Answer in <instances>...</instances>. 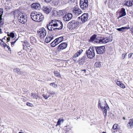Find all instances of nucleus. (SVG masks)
Masks as SVG:
<instances>
[{"label": "nucleus", "instance_id": "f257e3e1", "mask_svg": "<svg viewBox=\"0 0 133 133\" xmlns=\"http://www.w3.org/2000/svg\"><path fill=\"white\" fill-rule=\"evenodd\" d=\"M96 37V35H93L91 36L89 40V42H92L95 40V42L97 43L102 44L106 43L108 42L112 41V39H110L109 37H106L105 38L102 37H98L95 39Z\"/></svg>", "mask_w": 133, "mask_h": 133}, {"label": "nucleus", "instance_id": "f03ea898", "mask_svg": "<svg viewBox=\"0 0 133 133\" xmlns=\"http://www.w3.org/2000/svg\"><path fill=\"white\" fill-rule=\"evenodd\" d=\"M95 49L93 47L90 48L88 50H87L86 53L88 57L90 59L93 58L95 56Z\"/></svg>", "mask_w": 133, "mask_h": 133}, {"label": "nucleus", "instance_id": "7ed1b4c3", "mask_svg": "<svg viewBox=\"0 0 133 133\" xmlns=\"http://www.w3.org/2000/svg\"><path fill=\"white\" fill-rule=\"evenodd\" d=\"M52 23H54V26L56 27V30H61L62 28L63 24L60 20L54 19L52 20Z\"/></svg>", "mask_w": 133, "mask_h": 133}, {"label": "nucleus", "instance_id": "20e7f679", "mask_svg": "<svg viewBox=\"0 0 133 133\" xmlns=\"http://www.w3.org/2000/svg\"><path fill=\"white\" fill-rule=\"evenodd\" d=\"M18 18L19 22L23 24H24L27 21V17L25 14L20 13L19 14Z\"/></svg>", "mask_w": 133, "mask_h": 133}, {"label": "nucleus", "instance_id": "39448f33", "mask_svg": "<svg viewBox=\"0 0 133 133\" xmlns=\"http://www.w3.org/2000/svg\"><path fill=\"white\" fill-rule=\"evenodd\" d=\"M79 3L81 8L83 10H86L88 5V0H80Z\"/></svg>", "mask_w": 133, "mask_h": 133}, {"label": "nucleus", "instance_id": "423d86ee", "mask_svg": "<svg viewBox=\"0 0 133 133\" xmlns=\"http://www.w3.org/2000/svg\"><path fill=\"white\" fill-rule=\"evenodd\" d=\"M68 25L69 28L75 29L78 26V23L75 20H72L68 24Z\"/></svg>", "mask_w": 133, "mask_h": 133}, {"label": "nucleus", "instance_id": "0eeeda50", "mask_svg": "<svg viewBox=\"0 0 133 133\" xmlns=\"http://www.w3.org/2000/svg\"><path fill=\"white\" fill-rule=\"evenodd\" d=\"M38 34L41 38H43L46 36V31L45 29L42 28L40 29L37 31Z\"/></svg>", "mask_w": 133, "mask_h": 133}, {"label": "nucleus", "instance_id": "6e6552de", "mask_svg": "<svg viewBox=\"0 0 133 133\" xmlns=\"http://www.w3.org/2000/svg\"><path fill=\"white\" fill-rule=\"evenodd\" d=\"M95 50L98 54H101L104 53L105 50V47L104 46L95 47Z\"/></svg>", "mask_w": 133, "mask_h": 133}, {"label": "nucleus", "instance_id": "1a4fd4ad", "mask_svg": "<svg viewBox=\"0 0 133 133\" xmlns=\"http://www.w3.org/2000/svg\"><path fill=\"white\" fill-rule=\"evenodd\" d=\"M89 15L88 13H84L81 16L78 17L79 20L82 23L87 21Z\"/></svg>", "mask_w": 133, "mask_h": 133}, {"label": "nucleus", "instance_id": "9d476101", "mask_svg": "<svg viewBox=\"0 0 133 133\" xmlns=\"http://www.w3.org/2000/svg\"><path fill=\"white\" fill-rule=\"evenodd\" d=\"M73 9V13L75 15H79L83 12L77 5H76Z\"/></svg>", "mask_w": 133, "mask_h": 133}, {"label": "nucleus", "instance_id": "9b49d317", "mask_svg": "<svg viewBox=\"0 0 133 133\" xmlns=\"http://www.w3.org/2000/svg\"><path fill=\"white\" fill-rule=\"evenodd\" d=\"M54 24L52 23V20L51 22H50L46 25V27L47 29L50 31H52L56 30V28H54Z\"/></svg>", "mask_w": 133, "mask_h": 133}, {"label": "nucleus", "instance_id": "f8f14e48", "mask_svg": "<svg viewBox=\"0 0 133 133\" xmlns=\"http://www.w3.org/2000/svg\"><path fill=\"white\" fill-rule=\"evenodd\" d=\"M67 46V44L63 43L60 44L58 46L57 49L58 51H60L62 50L65 49Z\"/></svg>", "mask_w": 133, "mask_h": 133}, {"label": "nucleus", "instance_id": "ddd939ff", "mask_svg": "<svg viewBox=\"0 0 133 133\" xmlns=\"http://www.w3.org/2000/svg\"><path fill=\"white\" fill-rule=\"evenodd\" d=\"M72 17V14L71 13H68L64 16V20L65 21H69L71 19Z\"/></svg>", "mask_w": 133, "mask_h": 133}, {"label": "nucleus", "instance_id": "4468645a", "mask_svg": "<svg viewBox=\"0 0 133 133\" xmlns=\"http://www.w3.org/2000/svg\"><path fill=\"white\" fill-rule=\"evenodd\" d=\"M87 59L86 55H84L78 61L79 64L81 65H82L85 62V61Z\"/></svg>", "mask_w": 133, "mask_h": 133}, {"label": "nucleus", "instance_id": "2eb2a0df", "mask_svg": "<svg viewBox=\"0 0 133 133\" xmlns=\"http://www.w3.org/2000/svg\"><path fill=\"white\" fill-rule=\"evenodd\" d=\"M42 9L43 12L47 14H49L51 10V8L47 6H43Z\"/></svg>", "mask_w": 133, "mask_h": 133}, {"label": "nucleus", "instance_id": "dca6fc26", "mask_svg": "<svg viewBox=\"0 0 133 133\" xmlns=\"http://www.w3.org/2000/svg\"><path fill=\"white\" fill-rule=\"evenodd\" d=\"M44 17L43 15L39 14H38L35 21L39 22L43 21L44 19Z\"/></svg>", "mask_w": 133, "mask_h": 133}, {"label": "nucleus", "instance_id": "f3484780", "mask_svg": "<svg viewBox=\"0 0 133 133\" xmlns=\"http://www.w3.org/2000/svg\"><path fill=\"white\" fill-rule=\"evenodd\" d=\"M32 8L36 9H39L40 4L37 3H35L32 4L31 5Z\"/></svg>", "mask_w": 133, "mask_h": 133}, {"label": "nucleus", "instance_id": "a211bd4d", "mask_svg": "<svg viewBox=\"0 0 133 133\" xmlns=\"http://www.w3.org/2000/svg\"><path fill=\"white\" fill-rule=\"evenodd\" d=\"M37 14H38L36 12H32L30 15L32 19L35 21Z\"/></svg>", "mask_w": 133, "mask_h": 133}, {"label": "nucleus", "instance_id": "6ab92c4d", "mask_svg": "<svg viewBox=\"0 0 133 133\" xmlns=\"http://www.w3.org/2000/svg\"><path fill=\"white\" fill-rule=\"evenodd\" d=\"M0 44L4 47L6 50H8V46L1 39H0Z\"/></svg>", "mask_w": 133, "mask_h": 133}, {"label": "nucleus", "instance_id": "aec40b11", "mask_svg": "<svg viewBox=\"0 0 133 133\" xmlns=\"http://www.w3.org/2000/svg\"><path fill=\"white\" fill-rule=\"evenodd\" d=\"M126 13L125 11V9L124 8H122L119 12V15L122 16H124L126 15Z\"/></svg>", "mask_w": 133, "mask_h": 133}, {"label": "nucleus", "instance_id": "412c9836", "mask_svg": "<svg viewBox=\"0 0 133 133\" xmlns=\"http://www.w3.org/2000/svg\"><path fill=\"white\" fill-rule=\"evenodd\" d=\"M53 39V36L52 35L50 36H47L45 39V42L46 43H48Z\"/></svg>", "mask_w": 133, "mask_h": 133}, {"label": "nucleus", "instance_id": "4be33fe9", "mask_svg": "<svg viewBox=\"0 0 133 133\" xmlns=\"http://www.w3.org/2000/svg\"><path fill=\"white\" fill-rule=\"evenodd\" d=\"M14 38L16 39V37H15L14 33L13 32H11L10 34H9V41L13 39Z\"/></svg>", "mask_w": 133, "mask_h": 133}, {"label": "nucleus", "instance_id": "5701e85b", "mask_svg": "<svg viewBox=\"0 0 133 133\" xmlns=\"http://www.w3.org/2000/svg\"><path fill=\"white\" fill-rule=\"evenodd\" d=\"M127 127L129 128H131L133 126V119H130L129 122L127 124Z\"/></svg>", "mask_w": 133, "mask_h": 133}, {"label": "nucleus", "instance_id": "b1692460", "mask_svg": "<svg viewBox=\"0 0 133 133\" xmlns=\"http://www.w3.org/2000/svg\"><path fill=\"white\" fill-rule=\"evenodd\" d=\"M104 110L103 111V114L104 117H106L107 115V109L109 108V107L108 105L107 104L106 105L104 106Z\"/></svg>", "mask_w": 133, "mask_h": 133}, {"label": "nucleus", "instance_id": "393cba45", "mask_svg": "<svg viewBox=\"0 0 133 133\" xmlns=\"http://www.w3.org/2000/svg\"><path fill=\"white\" fill-rule=\"evenodd\" d=\"M1 10L0 12V27L2 26L3 23L1 21V20H2V15L3 13V11L2 9H0Z\"/></svg>", "mask_w": 133, "mask_h": 133}, {"label": "nucleus", "instance_id": "a878e982", "mask_svg": "<svg viewBox=\"0 0 133 133\" xmlns=\"http://www.w3.org/2000/svg\"><path fill=\"white\" fill-rule=\"evenodd\" d=\"M130 28L129 27H122L120 28H118L116 29L119 31L123 32L124 31V30L125 29H128Z\"/></svg>", "mask_w": 133, "mask_h": 133}, {"label": "nucleus", "instance_id": "bb28decb", "mask_svg": "<svg viewBox=\"0 0 133 133\" xmlns=\"http://www.w3.org/2000/svg\"><path fill=\"white\" fill-rule=\"evenodd\" d=\"M63 39V37L62 36L60 37L55 39L56 41L57 42L58 44L62 42Z\"/></svg>", "mask_w": 133, "mask_h": 133}, {"label": "nucleus", "instance_id": "cd10ccee", "mask_svg": "<svg viewBox=\"0 0 133 133\" xmlns=\"http://www.w3.org/2000/svg\"><path fill=\"white\" fill-rule=\"evenodd\" d=\"M117 124H115L112 127V129L111 130L112 132H115L117 131Z\"/></svg>", "mask_w": 133, "mask_h": 133}, {"label": "nucleus", "instance_id": "c85d7f7f", "mask_svg": "<svg viewBox=\"0 0 133 133\" xmlns=\"http://www.w3.org/2000/svg\"><path fill=\"white\" fill-rule=\"evenodd\" d=\"M8 2L7 1V0H6V3L5 2L4 3V10H5L6 11H8Z\"/></svg>", "mask_w": 133, "mask_h": 133}, {"label": "nucleus", "instance_id": "c756f323", "mask_svg": "<svg viewBox=\"0 0 133 133\" xmlns=\"http://www.w3.org/2000/svg\"><path fill=\"white\" fill-rule=\"evenodd\" d=\"M116 84L118 86L120 87L121 88H125L124 85L120 82L117 81L116 83Z\"/></svg>", "mask_w": 133, "mask_h": 133}, {"label": "nucleus", "instance_id": "7c9ffc66", "mask_svg": "<svg viewBox=\"0 0 133 133\" xmlns=\"http://www.w3.org/2000/svg\"><path fill=\"white\" fill-rule=\"evenodd\" d=\"M31 96L34 99L35 98L37 99L38 97V95L37 94H34L32 93H31Z\"/></svg>", "mask_w": 133, "mask_h": 133}, {"label": "nucleus", "instance_id": "2f4dec72", "mask_svg": "<svg viewBox=\"0 0 133 133\" xmlns=\"http://www.w3.org/2000/svg\"><path fill=\"white\" fill-rule=\"evenodd\" d=\"M58 44L57 41H56V40L55 39L51 43V46L54 47L56 45H57Z\"/></svg>", "mask_w": 133, "mask_h": 133}, {"label": "nucleus", "instance_id": "473e14b6", "mask_svg": "<svg viewBox=\"0 0 133 133\" xmlns=\"http://www.w3.org/2000/svg\"><path fill=\"white\" fill-rule=\"evenodd\" d=\"M64 120L63 118L62 119H60L59 118V119L58 121L57 122V124L56 125H61V123L62 122H63L64 121Z\"/></svg>", "mask_w": 133, "mask_h": 133}, {"label": "nucleus", "instance_id": "72a5a7b5", "mask_svg": "<svg viewBox=\"0 0 133 133\" xmlns=\"http://www.w3.org/2000/svg\"><path fill=\"white\" fill-rule=\"evenodd\" d=\"M14 71L19 74H21L20 70L18 68H16L15 69H14Z\"/></svg>", "mask_w": 133, "mask_h": 133}, {"label": "nucleus", "instance_id": "f704fd0d", "mask_svg": "<svg viewBox=\"0 0 133 133\" xmlns=\"http://www.w3.org/2000/svg\"><path fill=\"white\" fill-rule=\"evenodd\" d=\"M101 62H97L95 63V66L96 67H99L101 66Z\"/></svg>", "mask_w": 133, "mask_h": 133}, {"label": "nucleus", "instance_id": "c9c22d12", "mask_svg": "<svg viewBox=\"0 0 133 133\" xmlns=\"http://www.w3.org/2000/svg\"><path fill=\"white\" fill-rule=\"evenodd\" d=\"M31 42L33 43L36 42V41L35 38L33 37H31L30 38Z\"/></svg>", "mask_w": 133, "mask_h": 133}, {"label": "nucleus", "instance_id": "e433bc0d", "mask_svg": "<svg viewBox=\"0 0 133 133\" xmlns=\"http://www.w3.org/2000/svg\"><path fill=\"white\" fill-rule=\"evenodd\" d=\"M17 40V39H15V38H14V39H13L11 41H12L11 42V44L12 46V45H14Z\"/></svg>", "mask_w": 133, "mask_h": 133}, {"label": "nucleus", "instance_id": "4c0bfd02", "mask_svg": "<svg viewBox=\"0 0 133 133\" xmlns=\"http://www.w3.org/2000/svg\"><path fill=\"white\" fill-rule=\"evenodd\" d=\"M54 74L55 76L58 77L61 76L60 75L59 72L57 71H55L54 72Z\"/></svg>", "mask_w": 133, "mask_h": 133}, {"label": "nucleus", "instance_id": "58836bf2", "mask_svg": "<svg viewBox=\"0 0 133 133\" xmlns=\"http://www.w3.org/2000/svg\"><path fill=\"white\" fill-rule=\"evenodd\" d=\"M98 106H99L102 109H104V106H102L101 105V103L100 101L99 100L98 101Z\"/></svg>", "mask_w": 133, "mask_h": 133}, {"label": "nucleus", "instance_id": "ea45409f", "mask_svg": "<svg viewBox=\"0 0 133 133\" xmlns=\"http://www.w3.org/2000/svg\"><path fill=\"white\" fill-rule=\"evenodd\" d=\"M50 85L51 86H52L54 87L55 88H56L57 86V85L56 84H55L54 83H51Z\"/></svg>", "mask_w": 133, "mask_h": 133}, {"label": "nucleus", "instance_id": "a19ab883", "mask_svg": "<svg viewBox=\"0 0 133 133\" xmlns=\"http://www.w3.org/2000/svg\"><path fill=\"white\" fill-rule=\"evenodd\" d=\"M80 55V54L77 52L74 56V57L76 58V57H77Z\"/></svg>", "mask_w": 133, "mask_h": 133}, {"label": "nucleus", "instance_id": "79ce46f5", "mask_svg": "<svg viewBox=\"0 0 133 133\" xmlns=\"http://www.w3.org/2000/svg\"><path fill=\"white\" fill-rule=\"evenodd\" d=\"M43 96L46 99H47L49 97V96H47L46 95L44 94H43Z\"/></svg>", "mask_w": 133, "mask_h": 133}, {"label": "nucleus", "instance_id": "37998d69", "mask_svg": "<svg viewBox=\"0 0 133 133\" xmlns=\"http://www.w3.org/2000/svg\"><path fill=\"white\" fill-rule=\"evenodd\" d=\"M127 53H124L122 54V57L123 59H124V58L127 55Z\"/></svg>", "mask_w": 133, "mask_h": 133}, {"label": "nucleus", "instance_id": "c03bdc74", "mask_svg": "<svg viewBox=\"0 0 133 133\" xmlns=\"http://www.w3.org/2000/svg\"><path fill=\"white\" fill-rule=\"evenodd\" d=\"M49 93L52 95H54L55 94V92L53 91H51V90H50L49 91Z\"/></svg>", "mask_w": 133, "mask_h": 133}, {"label": "nucleus", "instance_id": "a18cd8bd", "mask_svg": "<svg viewBox=\"0 0 133 133\" xmlns=\"http://www.w3.org/2000/svg\"><path fill=\"white\" fill-rule=\"evenodd\" d=\"M26 104L28 106H30V107L32 106V104H31L30 103H29V102L27 103Z\"/></svg>", "mask_w": 133, "mask_h": 133}, {"label": "nucleus", "instance_id": "49530a36", "mask_svg": "<svg viewBox=\"0 0 133 133\" xmlns=\"http://www.w3.org/2000/svg\"><path fill=\"white\" fill-rule=\"evenodd\" d=\"M128 4L129 6H131L133 5V3H132L131 2L129 1Z\"/></svg>", "mask_w": 133, "mask_h": 133}, {"label": "nucleus", "instance_id": "de8ad7c7", "mask_svg": "<svg viewBox=\"0 0 133 133\" xmlns=\"http://www.w3.org/2000/svg\"><path fill=\"white\" fill-rule=\"evenodd\" d=\"M83 51V50L81 49L78 50L77 52L80 55L81 54Z\"/></svg>", "mask_w": 133, "mask_h": 133}, {"label": "nucleus", "instance_id": "09e8293b", "mask_svg": "<svg viewBox=\"0 0 133 133\" xmlns=\"http://www.w3.org/2000/svg\"><path fill=\"white\" fill-rule=\"evenodd\" d=\"M52 0H44L45 2L47 3H49L51 2Z\"/></svg>", "mask_w": 133, "mask_h": 133}, {"label": "nucleus", "instance_id": "8fccbe9b", "mask_svg": "<svg viewBox=\"0 0 133 133\" xmlns=\"http://www.w3.org/2000/svg\"><path fill=\"white\" fill-rule=\"evenodd\" d=\"M132 54H133L132 53H130L128 55V58H131V57L132 55Z\"/></svg>", "mask_w": 133, "mask_h": 133}, {"label": "nucleus", "instance_id": "3c124183", "mask_svg": "<svg viewBox=\"0 0 133 133\" xmlns=\"http://www.w3.org/2000/svg\"><path fill=\"white\" fill-rule=\"evenodd\" d=\"M3 39H4L6 40H7V42H8V38L6 37H5Z\"/></svg>", "mask_w": 133, "mask_h": 133}, {"label": "nucleus", "instance_id": "603ef678", "mask_svg": "<svg viewBox=\"0 0 133 133\" xmlns=\"http://www.w3.org/2000/svg\"><path fill=\"white\" fill-rule=\"evenodd\" d=\"M128 2H126L125 3V5H126V6H129V4L128 5Z\"/></svg>", "mask_w": 133, "mask_h": 133}, {"label": "nucleus", "instance_id": "864d4df0", "mask_svg": "<svg viewBox=\"0 0 133 133\" xmlns=\"http://www.w3.org/2000/svg\"><path fill=\"white\" fill-rule=\"evenodd\" d=\"M122 16L121 15H119V17L117 18V19H119V18H120L122 17V16Z\"/></svg>", "mask_w": 133, "mask_h": 133}, {"label": "nucleus", "instance_id": "5fc2aeb1", "mask_svg": "<svg viewBox=\"0 0 133 133\" xmlns=\"http://www.w3.org/2000/svg\"><path fill=\"white\" fill-rule=\"evenodd\" d=\"M2 33V29H1L0 28V34H1Z\"/></svg>", "mask_w": 133, "mask_h": 133}, {"label": "nucleus", "instance_id": "6e6d98bb", "mask_svg": "<svg viewBox=\"0 0 133 133\" xmlns=\"http://www.w3.org/2000/svg\"><path fill=\"white\" fill-rule=\"evenodd\" d=\"M82 71H84L85 72L86 71V70L85 69L82 70Z\"/></svg>", "mask_w": 133, "mask_h": 133}, {"label": "nucleus", "instance_id": "4d7b16f0", "mask_svg": "<svg viewBox=\"0 0 133 133\" xmlns=\"http://www.w3.org/2000/svg\"><path fill=\"white\" fill-rule=\"evenodd\" d=\"M123 119L124 120H125V117H123Z\"/></svg>", "mask_w": 133, "mask_h": 133}, {"label": "nucleus", "instance_id": "13d9d810", "mask_svg": "<svg viewBox=\"0 0 133 133\" xmlns=\"http://www.w3.org/2000/svg\"><path fill=\"white\" fill-rule=\"evenodd\" d=\"M131 32L132 34H133V29H132L131 30Z\"/></svg>", "mask_w": 133, "mask_h": 133}, {"label": "nucleus", "instance_id": "bf43d9fd", "mask_svg": "<svg viewBox=\"0 0 133 133\" xmlns=\"http://www.w3.org/2000/svg\"><path fill=\"white\" fill-rule=\"evenodd\" d=\"M6 32L7 33V35L8 36V32Z\"/></svg>", "mask_w": 133, "mask_h": 133}, {"label": "nucleus", "instance_id": "052dcab7", "mask_svg": "<svg viewBox=\"0 0 133 133\" xmlns=\"http://www.w3.org/2000/svg\"><path fill=\"white\" fill-rule=\"evenodd\" d=\"M19 133H23V132H19Z\"/></svg>", "mask_w": 133, "mask_h": 133}, {"label": "nucleus", "instance_id": "680f3d73", "mask_svg": "<svg viewBox=\"0 0 133 133\" xmlns=\"http://www.w3.org/2000/svg\"><path fill=\"white\" fill-rule=\"evenodd\" d=\"M102 133H106L105 132H102Z\"/></svg>", "mask_w": 133, "mask_h": 133}, {"label": "nucleus", "instance_id": "e2e57ef3", "mask_svg": "<svg viewBox=\"0 0 133 133\" xmlns=\"http://www.w3.org/2000/svg\"><path fill=\"white\" fill-rule=\"evenodd\" d=\"M9 50L10 49V48L9 47Z\"/></svg>", "mask_w": 133, "mask_h": 133}, {"label": "nucleus", "instance_id": "0e129e2a", "mask_svg": "<svg viewBox=\"0 0 133 133\" xmlns=\"http://www.w3.org/2000/svg\"><path fill=\"white\" fill-rule=\"evenodd\" d=\"M23 46H24V45H23Z\"/></svg>", "mask_w": 133, "mask_h": 133}, {"label": "nucleus", "instance_id": "69168bd1", "mask_svg": "<svg viewBox=\"0 0 133 133\" xmlns=\"http://www.w3.org/2000/svg\"><path fill=\"white\" fill-rule=\"evenodd\" d=\"M11 0H10V1H11ZM9 1H10V0H9Z\"/></svg>", "mask_w": 133, "mask_h": 133}]
</instances>
